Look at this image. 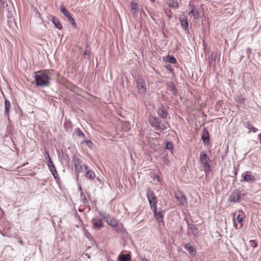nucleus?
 I'll return each mask as SVG.
<instances>
[{
  "instance_id": "f257e3e1",
  "label": "nucleus",
  "mask_w": 261,
  "mask_h": 261,
  "mask_svg": "<svg viewBox=\"0 0 261 261\" xmlns=\"http://www.w3.org/2000/svg\"><path fill=\"white\" fill-rule=\"evenodd\" d=\"M49 73L48 71L37 72L34 76L37 86L41 87L48 86L51 79Z\"/></svg>"
},
{
  "instance_id": "f03ea898",
  "label": "nucleus",
  "mask_w": 261,
  "mask_h": 261,
  "mask_svg": "<svg viewBox=\"0 0 261 261\" xmlns=\"http://www.w3.org/2000/svg\"><path fill=\"white\" fill-rule=\"evenodd\" d=\"M200 163L202 165V169L207 176L211 170L210 159L204 151H201L199 155Z\"/></svg>"
},
{
  "instance_id": "7ed1b4c3",
  "label": "nucleus",
  "mask_w": 261,
  "mask_h": 261,
  "mask_svg": "<svg viewBox=\"0 0 261 261\" xmlns=\"http://www.w3.org/2000/svg\"><path fill=\"white\" fill-rule=\"evenodd\" d=\"M146 196L151 208L155 210L157 208V200L154 193L150 188H148L146 192Z\"/></svg>"
},
{
  "instance_id": "20e7f679",
  "label": "nucleus",
  "mask_w": 261,
  "mask_h": 261,
  "mask_svg": "<svg viewBox=\"0 0 261 261\" xmlns=\"http://www.w3.org/2000/svg\"><path fill=\"white\" fill-rule=\"evenodd\" d=\"M243 197L244 194L241 192L237 190L231 193L229 196L228 200L234 203L239 202Z\"/></svg>"
},
{
  "instance_id": "39448f33",
  "label": "nucleus",
  "mask_w": 261,
  "mask_h": 261,
  "mask_svg": "<svg viewBox=\"0 0 261 261\" xmlns=\"http://www.w3.org/2000/svg\"><path fill=\"white\" fill-rule=\"evenodd\" d=\"M60 11L67 17L69 22L74 27H76V23L74 20V19L71 16L70 13L66 10L64 5L60 6Z\"/></svg>"
},
{
  "instance_id": "423d86ee",
  "label": "nucleus",
  "mask_w": 261,
  "mask_h": 261,
  "mask_svg": "<svg viewBox=\"0 0 261 261\" xmlns=\"http://www.w3.org/2000/svg\"><path fill=\"white\" fill-rule=\"evenodd\" d=\"M137 86L139 93L144 94L146 91V85L145 81L139 78L137 80Z\"/></svg>"
},
{
  "instance_id": "0eeeda50",
  "label": "nucleus",
  "mask_w": 261,
  "mask_h": 261,
  "mask_svg": "<svg viewBox=\"0 0 261 261\" xmlns=\"http://www.w3.org/2000/svg\"><path fill=\"white\" fill-rule=\"evenodd\" d=\"M242 179L241 180V182H248L252 183L256 180V178L254 176L250 174L249 171H246L243 173L242 175Z\"/></svg>"
},
{
  "instance_id": "6e6552de",
  "label": "nucleus",
  "mask_w": 261,
  "mask_h": 261,
  "mask_svg": "<svg viewBox=\"0 0 261 261\" xmlns=\"http://www.w3.org/2000/svg\"><path fill=\"white\" fill-rule=\"evenodd\" d=\"M130 12L133 16L135 17H138L140 14V9L138 4L134 1H132L130 3Z\"/></svg>"
},
{
  "instance_id": "1a4fd4ad",
  "label": "nucleus",
  "mask_w": 261,
  "mask_h": 261,
  "mask_svg": "<svg viewBox=\"0 0 261 261\" xmlns=\"http://www.w3.org/2000/svg\"><path fill=\"white\" fill-rule=\"evenodd\" d=\"M175 196L180 205L185 206L187 204V201L186 198L182 193L179 191L176 192L175 194Z\"/></svg>"
},
{
  "instance_id": "9d476101",
  "label": "nucleus",
  "mask_w": 261,
  "mask_h": 261,
  "mask_svg": "<svg viewBox=\"0 0 261 261\" xmlns=\"http://www.w3.org/2000/svg\"><path fill=\"white\" fill-rule=\"evenodd\" d=\"M73 162L75 168V172L77 174H79L81 172L83 171V167L81 165L80 161L79 159L74 158L73 159ZM78 176L79 175H77V176Z\"/></svg>"
},
{
  "instance_id": "9b49d317",
  "label": "nucleus",
  "mask_w": 261,
  "mask_h": 261,
  "mask_svg": "<svg viewBox=\"0 0 261 261\" xmlns=\"http://www.w3.org/2000/svg\"><path fill=\"white\" fill-rule=\"evenodd\" d=\"M153 212L154 214V216L156 220L159 223H164L163 217L164 214L162 211L158 212L157 208H156L155 210L153 209Z\"/></svg>"
},
{
  "instance_id": "f8f14e48",
  "label": "nucleus",
  "mask_w": 261,
  "mask_h": 261,
  "mask_svg": "<svg viewBox=\"0 0 261 261\" xmlns=\"http://www.w3.org/2000/svg\"><path fill=\"white\" fill-rule=\"evenodd\" d=\"M46 163L47 165L50 172H51L53 176L56 178L55 174L57 173L56 167L51 160V159H49L46 161Z\"/></svg>"
},
{
  "instance_id": "ddd939ff",
  "label": "nucleus",
  "mask_w": 261,
  "mask_h": 261,
  "mask_svg": "<svg viewBox=\"0 0 261 261\" xmlns=\"http://www.w3.org/2000/svg\"><path fill=\"white\" fill-rule=\"evenodd\" d=\"M189 14H192L195 19H198L200 17V13L195 5L191 6V10L189 12Z\"/></svg>"
},
{
  "instance_id": "4468645a",
  "label": "nucleus",
  "mask_w": 261,
  "mask_h": 261,
  "mask_svg": "<svg viewBox=\"0 0 261 261\" xmlns=\"http://www.w3.org/2000/svg\"><path fill=\"white\" fill-rule=\"evenodd\" d=\"M91 222L94 228L99 229L103 226V224L100 219L93 218Z\"/></svg>"
},
{
  "instance_id": "2eb2a0df",
  "label": "nucleus",
  "mask_w": 261,
  "mask_h": 261,
  "mask_svg": "<svg viewBox=\"0 0 261 261\" xmlns=\"http://www.w3.org/2000/svg\"><path fill=\"white\" fill-rule=\"evenodd\" d=\"M11 108V103L10 101L5 99V116L8 118H9V112Z\"/></svg>"
},
{
  "instance_id": "dca6fc26",
  "label": "nucleus",
  "mask_w": 261,
  "mask_h": 261,
  "mask_svg": "<svg viewBox=\"0 0 261 261\" xmlns=\"http://www.w3.org/2000/svg\"><path fill=\"white\" fill-rule=\"evenodd\" d=\"M179 20L181 26L186 31H187L188 28V22L187 16L185 15H182L180 17Z\"/></svg>"
},
{
  "instance_id": "f3484780",
  "label": "nucleus",
  "mask_w": 261,
  "mask_h": 261,
  "mask_svg": "<svg viewBox=\"0 0 261 261\" xmlns=\"http://www.w3.org/2000/svg\"><path fill=\"white\" fill-rule=\"evenodd\" d=\"M167 88L173 95H176V89L173 82H168L166 84Z\"/></svg>"
},
{
  "instance_id": "a211bd4d",
  "label": "nucleus",
  "mask_w": 261,
  "mask_h": 261,
  "mask_svg": "<svg viewBox=\"0 0 261 261\" xmlns=\"http://www.w3.org/2000/svg\"><path fill=\"white\" fill-rule=\"evenodd\" d=\"M85 169L87 177L90 179H93L95 177L94 172L91 170H88V166L85 165Z\"/></svg>"
},
{
  "instance_id": "6ab92c4d",
  "label": "nucleus",
  "mask_w": 261,
  "mask_h": 261,
  "mask_svg": "<svg viewBox=\"0 0 261 261\" xmlns=\"http://www.w3.org/2000/svg\"><path fill=\"white\" fill-rule=\"evenodd\" d=\"M159 118L156 117H150L149 119L150 124L153 126L156 127L160 122Z\"/></svg>"
},
{
  "instance_id": "aec40b11",
  "label": "nucleus",
  "mask_w": 261,
  "mask_h": 261,
  "mask_svg": "<svg viewBox=\"0 0 261 261\" xmlns=\"http://www.w3.org/2000/svg\"><path fill=\"white\" fill-rule=\"evenodd\" d=\"M51 21L55 26L59 30L62 29V24L58 18L55 16H52Z\"/></svg>"
},
{
  "instance_id": "412c9836",
  "label": "nucleus",
  "mask_w": 261,
  "mask_h": 261,
  "mask_svg": "<svg viewBox=\"0 0 261 261\" xmlns=\"http://www.w3.org/2000/svg\"><path fill=\"white\" fill-rule=\"evenodd\" d=\"M158 114L159 116H160L162 118L165 119L167 117V113L166 111L165 110V108L162 107L161 108H159L158 110Z\"/></svg>"
},
{
  "instance_id": "4be33fe9",
  "label": "nucleus",
  "mask_w": 261,
  "mask_h": 261,
  "mask_svg": "<svg viewBox=\"0 0 261 261\" xmlns=\"http://www.w3.org/2000/svg\"><path fill=\"white\" fill-rule=\"evenodd\" d=\"M188 228L192 232L194 236H196L198 233L197 228L192 223H188Z\"/></svg>"
},
{
  "instance_id": "5701e85b",
  "label": "nucleus",
  "mask_w": 261,
  "mask_h": 261,
  "mask_svg": "<svg viewBox=\"0 0 261 261\" xmlns=\"http://www.w3.org/2000/svg\"><path fill=\"white\" fill-rule=\"evenodd\" d=\"M118 258L121 261H130L131 257L129 254H120Z\"/></svg>"
},
{
  "instance_id": "b1692460",
  "label": "nucleus",
  "mask_w": 261,
  "mask_h": 261,
  "mask_svg": "<svg viewBox=\"0 0 261 261\" xmlns=\"http://www.w3.org/2000/svg\"><path fill=\"white\" fill-rule=\"evenodd\" d=\"M107 223L112 226H115L117 224V221L113 218H109V219L107 220Z\"/></svg>"
},
{
  "instance_id": "393cba45",
  "label": "nucleus",
  "mask_w": 261,
  "mask_h": 261,
  "mask_svg": "<svg viewBox=\"0 0 261 261\" xmlns=\"http://www.w3.org/2000/svg\"><path fill=\"white\" fill-rule=\"evenodd\" d=\"M155 128L157 130H164L167 128V126L166 124L162 123L161 121H160Z\"/></svg>"
},
{
  "instance_id": "a878e982",
  "label": "nucleus",
  "mask_w": 261,
  "mask_h": 261,
  "mask_svg": "<svg viewBox=\"0 0 261 261\" xmlns=\"http://www.w3.org/2000/svg\"><path fill=\"white\" fill-rule=\"evenodd\" d=\"M246 127L248 129L251 130L254 133H255L257 131V129L254 127L250 122H248L247 123Z\"/></svg>"
},
{
  "instance_id": "bb28decb",
  "label": "nucleus",
  "mask_w": 261,
  "mask_h": 261,
  "mask_svg": "<svg viewBox=\"0 0 261 261\" xmlns=\"http://www.w3.org/2000/svg\"><path fill=\"white\" fill-rule=\"evenodd\" d=\"M185 248L186 249H188L189 253L191 254L194 253L196 252V250L194 249V248L193 246H191L190 244L186 245Z\"/></svg>"
},
{
  "instance_id": "cd10ccee",
  "label": "nucleus",
  "mask_w": 261,
  "mask_h": 261,
  "mask_svg": "<svg viewBox=\"0 0 261 261\" xmlns=\"http://www.w3.org/2000/svg\"><path fill=\"white\" fill-rule=\"evenodd\" d=\"M202 138L205 144L208 143L210 138L207 132H206V133L202 136Z\"/></svg>"
},
{
  "instance_id": "c85d7f7f",
  "label": "nucleus",
  "mask_w": 261,
  "mask_h": 261,
  "mask_svg": "<svg viewBox=\"0 0 261 261\" xmlns=\"http://www.w3.org/2000/svg\"><path fill=\"white\" fill-rule=\"evenodd\" d=\"M166 148L167 149L170 150L171 151L173 149V144L171 142H167L166 145Z\"/></svg>"
},
{
  "instance_id": "c756f323",
  "label": "nucleus",
  "mask_w": 261,
  "mask_h": 261,
  "mask_svg": "<svg viewBox=\"0 0 261 261\" xmlns=\"http://www.w3.org/2000/svg\"><path fill=\"white\" fill-rule=\"evenodd\" d=\"M167 61L171 63H175L176 60L174 57L167 56Z\"/></svg>"
},
{
  "instance_id": "7c9ffc66",
  "label": "nucleus",
  "mask_w": 261,
  "mask_h": 261,
  "mask_svg": "<svg viewBox=\"0 0 261 261\" xmlns=\"http://www.w3.org/2000/svg\"><path fill=\"white\" fill-rule=\"evenodd\" d=\"M75 132L76 135L79 137H84L85 136L83 132L79 128L76 129Z\"/></svg>"
},
{
  "instance_id": "2f4dec72",
  "label": "nucleus",
  "mask_w": 261,
  "mask_h": 261,
  "mask_svg": "<svg viewBox=\"0 0 261 261\" xmlns=\"http://www.w3.org/2000/svg\"><path fill=\"white\" fill-rule=\"evenodd\" d=\"M237 221L238 223H241L243 220V216L241 215H238L237 217Z\"/></svg>"
},
{
  "instance_id": "473e14b6",
  "label": "nucleus",
  "mask_w": 261,
  "mask_h": 261,
  "mask_svg": "<svg viewBox=\"0 0 261 261\" xmlns=\"http://www.w3.org/2000/svg\"><path fill=\"white\" fill-rule=\"evenodd\" d=\"M249 243L250 246L252 247L253 248H255L257 245V242L254 240H251L249 242Z\"/></svg>"
},
{
  "instance_id": "72a5a7b5",
  "label": "nucleus",
  "mask_w": 261,
  "mask_h": 261,
  "mask_svg": "<svg viewBox=\"0 0 261 261\" xmlns=\"http://www.w3.org/2000/svg\"><path fill=\"white\" fill-rule=\"evenodd\" d=\"M90 52L89 50H86L84 52V58L89 59L90 58Z\"/></svg>"
},
{
  "instance_id": "f704fd0d",
  "label": "nucleus",
  "mask_w": 261,
  "mask_h": 261,
  "mask_svg": "<svg viewBox=\"0 0 261 261\" xmlns=\"http://www.w3.org/2000/svg\"><path fill=\"white\" fill-rule=\"evenodd\" d=\"M44 159L45 161L51 159L49 154L47 151H45L44 153Z\"/></svg>"
},
{
  "instance_id": "c9c22d12",
  "label": "nucleus",
  "mask_w": 261,
  "mask_h": 261,
  "mask_svg": "<svg viewBox=\"0 0 261 261\" xmlns=\"http://www.w3.org/2000/svg\"><path fill=\"white\" fill-rule=\"evenodd\" d=\"M86 145L90 148H92L93 143L90 140H86L85 141Z\"/></svg>"
},
{
  "instance_id": "e433bc0d",
  "label": "nucleus",
  "mask_w": 261,
  "mask_h": 261,
  "mask_svg": "<svg viewBox=\"0 0 261 261\" xmlns=\"http://www.w3.org/2000/svg\"><path fill=\"white\" fill-rule=\"evenodd\" d=\"M166 68L168 70H170V71H172V69L171 68V66L170 65H167L165 66Z\"/></svg>"
},
{
  "instance_id": "4c0bfd02",
  "label": "nucleus",
  "mask_w": 261,
  "mask_h": 261,
  "mask_svg": "<svg viewBox=\"0 0 261 261\" xmlns=\"http://www.w3.org/2000/svg\"><path fill=\"white\" fill-rule=\"evenodd\" d=\"M18 241L19 243L21 245H23V242L20 238H18Z\"/></svg>"
},
{
  "instance_id": "58836bf2",
  "label": "nucleus",
  "mask_w": 261,
  "mask_h": 261,
  "mask_svg": "<svg viewBox=\"0 0 261 261\" xmlns=\"http://www.w3.org/2000/svg\"><path fill=\"white\" fill-rule=\"evenodd\" d=\"M81 197L82 199H83L84 200H86V197L83 194V193H81Z\"/></svg>"
},
{
  "instance_id": "ea45409f",
  "label": "nucleus",
  "mask_w": 261,
  "mask_h": 261,
  "mask_svg": "<svg viewBox=\"0 0 261 261\" xmlns=\"http://www.w3.org/2000/svg\"><path fill=\"white\" fill-rule=\"evenodd\" d=\"M258 137L259 139L260 142H261V133L258 135Z\"/></svg>"
},
{
  "instance_id": "a19ab883",
  "label": "nucleus",
  "mask_w": 261,
  "mask_h": 261,
  "mask_svg": "<svg viewBox=\"0 0 261 261\" xmlns=\"http://www.w3.org/2000/svg\"><path fill=\"white\" fill-rule=\"evenodd\" d=\"M142 261H149L147 259H146V258H143L142 259Z\"/></svg>"
},
{
  "instance_id": "79ce46f5",
  "label": "nucleus",
  "mask_w": 261,
  "mask_h": 261,
  "mask_svg": "<svg viewBox=\"0 0 261 261\" xmlns=\"http://www.w3.org/2000/svg\"><path fill=\"white\" fill-rule=\"evenodd\" d=\"M0 233H1L2 234V236H6L5 234H4L3 233L1 232V231H0Z\"/></svg>"
},
{
  "instance_id": "37998d69",
  "label": "nucleus",
  "mask_w": 261,
  "mask_h": 261,
  "mask_svg": "<svg viewBox=\"0 0 261 261\" xmlns=\"http://www.w3.org/2000/svg\"><path fill=\"white\" fill-rule=\"evenodd\" d=\"M237 174V171H236V172H234V174H235V175H236Z\"/></svg>"
}]
</instances>
